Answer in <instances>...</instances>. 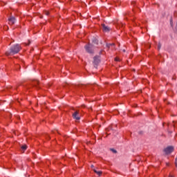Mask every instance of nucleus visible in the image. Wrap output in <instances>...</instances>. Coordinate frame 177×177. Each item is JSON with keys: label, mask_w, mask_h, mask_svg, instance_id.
I'll return each mask as SVG.
<instances>
[{"label": "nucleus", "mask_w": 177, "mask_h": 177, "mask_svg": "<svg viewBox=\"0 0 177 177\" xmlns=\"http://www.w3.org/2000/svg\"><path fill=\"white\" fill-rule=\"evenodd\" d=\"M73 118H75V120H80V112L78 111H76L74 112V113L73 114Z\"/></svg>", "instance_id": "obj_4"}, {"label": "nucleus", "mask_w": 177, "mask_h": 177, "mask_svg": "<svg viewBox=\"0 0 177 177\" xmlns=\"http://www.w3.org/2000/svg\"><path fill=\"white\" fill-rule=\"evenodd\" d=\"M44 15H46V16H49V11H45Z\"/></svg>", "instance_id": "obj_10"}, {"label": "nucleus", "mask_w": 177, "mask_h": 177, "mask_svg": "<svg viewBox=\"0 0 177 177\" xmlns=\"http://www.w3.org/2000/svg\"><path fill=\"white\" fill-rule=\"evenodd\" d=\"M115 62H120V58L115 57Z\"/></svg>", "instance_id": "obj_12"}, {"label": "nucleus", "mask_w": 177, "mask_h": 177, "mask_svg": "<svg viewBox=\"0 0 177 177\" xmlns=\"http://www.w3.org/2000/svg\"><path fill=\"white\" fill-rule=\"evenodd\" d=\"M21 50V46L19 44L14 45L11 47L10 51H7L6 53V56H10L12 55H16V53H19Z\"/></svg>", "instance_id": "obj_1"}, {"label": "nucleus", "mask_w": 177, "mask_h": 177, "mask_svg": "<svg viewBox=\"0 0 177 177\" xmlns=\"http://www.w3.org/2000/svg\"><path fill=\"white\" fill-rule=\"evenodd\" d=\"M94 172L98 175V176H100L102 175V172L101 171H97L96 169H94Z\"/></svg>", "instance_id": "obj_7"}, {"label": "nucleus", "mask_w": 177, "mask_h": 177, "mask_svg": "<svg viewBox=\"0 0 177 177\" xmlns=\"http://www.w3.org/2000/svg\"><path fill=\"white\" fill-rule=\"evenodd\" d=\"M169 177H174V176H169Z\"/></svg>", "instance_id": "obj_15"}, {"label": "nucleus", "mask_w": 177, "mask_h": 177, "mask_svg": "<svg viewBox=\"0 0 177 177\" xmlns=\"http://www.w3.org/2000/svg\"><path fill=\"white\" fill-rule=\"evenodd\" d=\"M15 23H16V19L15 17H11L8 19V24H10V26H13Z\"/></svg>", "instance_id": "obj_3"}, {"label": "nucleus", "mask_w": 177, "mask_h": 177, "mask_svg": "<svg viewBox=\"0 0 177 177\" xmlns=\"http://www.w3.org/2000/svg\"><path fill=\"white\" fill-rule=\"evenodd\" d=\"M174 150V147L173 146H169L165 148L164 151L165 154H171Z\"/></svg>", "instance_id": "obj_2"}, {"label": "nucleus", "mask_w": 177, "mask_h": 177, "mask_svg": "<svg viewBox=\"0 0 177 177\" xmlns=\"http://www.w3.org/2000/svg\"><path fill=\"white\" fill-rule=\"evenodd\" d=\"M158 49L160 50L161 49V44H158Z\"/></svg>", "instance_id": "obj_11"}, {"label": "nucleus", "mask_w": 177, "mask_h": 177, "mask_svg": "<svg viewBox=\"0 0 177 177\" xmlns=\"http://www.w3.org/2000/svg\"><path fill=\"white\" fill-rule=\"evenodd\" d=\"M166 165H169V164H168V163H166Z\"/></svg>", "instance_id": "obj_14"}, {"label": "nucleus", "mask_w": 177, "mask_h": 177, "mask_svg": "<svg viewBox=\"0 0 177 177\" xmlns=\"http://www.w3.org/2000/svg\"><path fill=\"white\" fill-rule=\"evenodd\" d=\"M102 28H103V31H104V32H109V31H110V28H109V26H106L104 24H102Z\"/></svg>", "instance_id": "obj_6"}, {"label": "nucleus", "mask_w": 177, "mask_h": 177, "mask_svg": "<svg viewBox=\"0 0 177 177\" xmlns=\"http://www.w3.org/2000/svg\"><path fill=\"white\" fill-rule=\"evenodd\" d=\"M21 149H22V150H27V145H23L22 147H21Z\"/></svg>", "instance_id": "obj_9"}, {"label": "nucleus", "mask_w": 177, "mask_h": 177, "mask_svg": "<svg viewBox=\"0 0 177 177\" xmlns=\"http://www.w3.org/2000/svg\"><path fill=\"white\" fill-rule=\"evenodd\" d=\"M94 63H99V57H94Z\"/></svg>", "instance_id": "obj_8"}, {"label": "nucleus", "mask_w": 177, "mask_h": 177, "mask_svg": "<svg viewBox=\"0 0 177 177\" xmlns=\"http://www.w3.org/2000/svg\"><path fill=\"white\" fill-rule=\"evenodd\" d=\"M111 151H113V153H117V151L115 149H111Z\"/></svg>", "instance_id": "obj_13"}, {"label": "nucleus", "mask_w": 177, "mask_h": 177, "mask_svg": "<svg viewBox=\"0 0 177 177\" xmlns=\"http://www.w3.org/2000/svg\"><path fill=\"white\" fill-rule=\"evenodd\" d=\"M85 49L86 50V52H88V53H93V51L92 50V48L91 47V45H86L85 46Z\"/></svg>", "instance_id": "obj_5"}]
</instances>
